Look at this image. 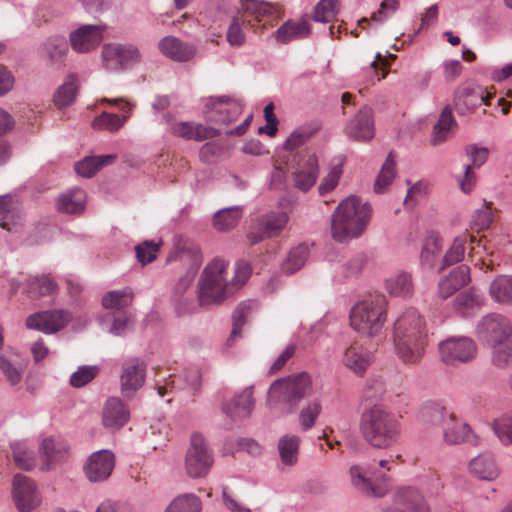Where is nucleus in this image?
Returning a JSON list of instances; mask_svg holds the SVG:
<instances>
[{"mask_svg":"<svg viewBox=\"0 0 512 512\" xmlns=\"http://www.w3.org/2000/svg\"><path fill=\"white\" fill-rule=\"evenodd\" d=\"M227 263L222 259H214L203 270L199 279V305L220 304L235 290L245 284L251 275V266L244 260L236 263L235 276L228 283L225 279Z\"/></svg>","mask_w":512,"mask_h":512,"instance_id":"f257e3e1","label":"nucleus"},{"mask_svg":"<svg viewBox=\"0 0 512 512\" xmlns=\"http://www.w3.org/2000/svg\"><path fill=\"white\" fill-rule=\"evenodd\" d=\"M393 343L403 363L420 362L428 344V331L425 319L416 309L409 308L397 318L393 328Z\"/></svg>","mask_w":512,"mask_h":512,"instance_id":"f03ea898","label":"nucleus"},{"mask_svg":"<svg viewBox=\"0 0 512 512\" xmlns=\"http://www.w3.org/2000/svg\"><path fill=\"white\" fill-rule=\"evenodd\" d=\"M478 340L492 350V363L504 368L512 364V322L500 313L483 316L476 326Z\"/></svg>","mask_w":512,"mask_h":512,"instance_id":"7ed1b4c3","label":"nucleus"},{"mask_svg":"<svg viewBox=\"0 0 512 512\" xmlns=\"http://www.w3.org/2000/svg\"><path fill=\"white\" fill-rule=\"evenodd\" d=\"M371 218V206L357 195L350 194L336 207L331 218L332 238L340 243L358 238Z\"/></svg>","mask_w":512,"mask_h":512,"instance_id":"20e7f679","label":"nucleus"},{"mask_svg":"<svg viewBox=\"0 0 512 512\" xmlns=\"http://www.w3.org/2000/svg\"><path fill=\"white\" fill-rule=\"evenodd\" d=\"M363 438L372 447L385 449L395 444L400 435V424L390 411L374 405L363 412L360 421Z\"/></svg>","mask_w":512,"mask_h":512,"instance_id":"39448f33","label":"nucleus"},{"mask_svg":"<svg viewBox=\"0 0 512 512\" xmlns=\"http://www.w3.org/2000/svg\"><path fill=\"white\" fill-rule=\"evenodd\" d=\"M387 317V300L384 295L370 296L356 303L350 311L351 327L361 336L378 337Z\"/></svg>","mask_w":512,"mask_h":512,"instance_id":"423d86ee","label":"nucleus"},{"mask_svg":"<svg viewBox=\"0 0 512 512\" xmlns=\"http://www.w3.org/2000/svg\"><path fill=\"white\" fill-rule=\"evenodd\" d=\"M311 392V378L307 373L301 372L275 380L268 390V401L283 403L288 406L287 412L292 413L299 402L309 396Z\"/></svg>","mask_w":512,"mask_h":512,"instance_id":"0eeeda50","label":"nucleus"},{"mask_svg":"<svg viewBox=\"0 0 512 512\" xmlns=\"http://www.w3.org/2000/svg\"><path fill=\"white\" fill-rule=\"evenodd\" d=\"M278 4L264 0H241L239 14L255 34H263L282 17Z\"/></svg>","mask_w":512,"mask_h":512,"instance_id":"6e6552de","label":"nucleus"},{"mask_svg":"<svg viewBox=\"0 0 512 512\" xmlns=\"http://www.w3.org/2000/svg\"><path fill=\"white\" fill-rule=\"evenodd\" d=\"M213 456L204 437L193 433L186 453L185 468L191 478L205 476L213 465Z\"/></svg>","mask_w":512,"mask_h":512,"instance_id":"1a4fd4ad","label":"nucleus"},{"mask_svg":"<svg viewBox=\"0 0 512 512\" xmlns=\"http://www.w3.org/2000/svg\"><path fill=\"white\" fill-rule=\"evenodd\" d=\"M439 352L444 363L458 365L473 360L477 354V346L469 337H449L439 343Z\"/></svg>","mask_w":512,"mask_h":512,"instance_id":"9d476101","label":"nucleus"},{"mask_svg":"<svg viewBox=\"0 0 512 512\" xmlns=\"http://www.w3.org/2000/svg\"><path fill=\"white\" fill-rule=\"evenodd\" d=\"M351 485L368 497H382L387 492L385 476L377 475L369 466L352 465L349 469Z\"/></svg>","mask_w":512,"mask_h":512,"instance_id":"9b49d317","label":"nucleus"},{"mask_svg":"<svg viewBox=\"0 0 512 512\" xmlns=\"http://www.w3.org/2000/svg\"><path fill=\"white\" fill-rule=\"evenodd\" d=\"M12 498L20 512H31L41 502V496L34 480L21 473L13 477Z\"/></svg>","mask_w":512,"mask_h":512,"instance_id":"f8f14e48","label":"nucleus"},{"mask_svg":"<svg viewBox=\"0 0 512 512\" xmlns=\"http://www.w3.org/2000/svg\"><path fill=\"white\" fill-rule=\"evenodd\" d=\"M288 221L284 211H271L261 215L247 234L251 245L257 244L265 238L277 236Z\"/></svg>","mask_w":512,"mask_h":512,"instance_id":"ddd939ff","label":"nucleus"},{"mask_svg":"<svg viewBox=\"0 0 512 512\" xmlns=\"http://www.w3.org/2000/svg\"><path fill=\"white\" fill-rule=\"evenodd\" d=\"M493 94L478 85H463L458 88L454 105L458 114L467 115L475 111L482 104L489 106Z\"/></svg>","mask_w":512,"mask_h":512,"instance_id":"4468645a","label":"nucleus"},{"mask_svg":"<svg viewBox=\"0 0 512 512\" xmlns=\"http://www.w3.org/2000/svg\"><path fill=\"white\" fill-rule=\"evenodd\" d=\"M70 320L71 315L66 310H46L28 316L26 326L45 334H53L65 328Z\"/></svg>","mask_w":512,"mask_h":512,"instance_id":"2eb2a0df","label":"nucleus"},{"mask_svg":"<svg viewBox=\"0 0 512 512\" xmlns=\"http://www.w3.org/2000/svg\"><path fill=\"white\" fill-rule=\"evenodd\" d=\"M100 103H109L115 105L123 113V116H119L114 113L103 112L93 120L92 126L94 129L107 130L109 132L118 131L129 118L132 109L135 107V104L122 97L102 98Z\"/></svg>","mask_w":512,"mask_h":512,"instance_id":"dca6fc26","label":"nucleus"},{"mask_svg":"<svg viewBox=\"0 0 512 512\" xmlns=\"http://www.w3.org/2000/svg\"><path fill=\"white\" fill-rule=\"evenodd\" d=\"M115 466V456L109 450H100L92 453L84 467L83 471L90 482H103L107 480Z\"/></svg>","mask_w":512,"mask_h":512,"instance_id":"f3484780","label":"nucleus"},{"mask_svg":"<svg viewBox=\"0 0 512 512\" xmlns=\"http://www.w3.org/2000/svg\"><path fill=\"white\" fill-rule=\"evenodd\" d=\"M207 106L206 118L216 124H229L242 112V103L239 100L225 96L211 100Z\"/></svg>","mask_w":512,"mask_h":512,"instance_id":"a211bd4d","label":"nucleus"},{"mask_svg":"<svg viewBox=\"0 0 512 512\" xmlns=\"http://www.w3.org/2000/svg\"><path fill=\"white\" fill-rule=\"evenodd\" d=\"M465 155L471 165L465 166L464 175L459 179V186L462 192H470L476 187L477 177L473 167H481L488 159L489 150L477 144H469L465 147Z\"/></svg>","mask_w":512,"mask_h":512,"instance_id":"6ab92c4d","label":"nucleus"},{"mask_svg":"<svg viewBox=\"0 0 512 512\" xmlns=\"http://www.w3.org/2000/svg\"><path fill=\"white\" fill-rule=\"evenodd\" d=\"M102 25H83L70 34V43L78 53H87L95 49L103 39Z\"/></svg>","mask_w":512,"mask_h":512,"instance_id":"aec40b11","label":"nucleus"},{"mask_svg":"<svg viewBox=\"0 0 512 512\" xmlns=\"http://www.w3.org/2000/svg\"><path fill=\"white\" fill-rule=\"evenodd\" d=\"M347 134L356 141H370L375 135L373 110L363 106L347 126Z\"/></svg>","mask_w":512,"mask_h":512,"instance_id":"412c9836","label":"nucleus"},{"mask_svg":"<svg viewBox=\"0 0 512 512\" xmlns=\"http://www.w3.org/2000/svg\"><path fill=\"white\" fill-rule=\"evenodd\" d=\"M319 174L318 157L313 153H303L294 172L295 187L307 191L315 184Z\"/></svg>","mask_w":512,"mask_h":512,"instance_id":"4be33fe9","label":"nucleus"},{"mask_svg":"<svg viewBox=\"0 0 512 512\" xmlns=\"http://www.w3.org/2000/svg\"><path fill=\"white\" fill-rule=\"evenodd\" d=\"M145 373L146 365L139 359H133L124 364L121 375V390L125 397H132L143 386Z\"/></svg>","mask_w":512,"mask_h":512,"instance_id":"5701e85b","label":"nucleus"},{"mask_svg":"<svg viewBox=\"0 0 512 512\" xmlns=\"http://www.w3.org/2000/svg\"><path fill=\"white\" fill-rule=\"evenodd\" d=\"M130 419L128 407L116 397L109 398L102 410V423L105 428L116 431Z\"/></svg>","mask_w":512,"mask_h":512,"instance_id":"b1692460","label":"nucleus"},{"mask_svg":"<svg viewBox=\"0 0 512 512\" xmlns=\"http://www.w3.org/2000/svg\"><path fill=\"white\" fill-rule=\"evenodd\" d=\"M394 508L384 512H429L423 496L414 488H402L394 498Z\"/></svg>","mask_w":512,"mask_h":512,"instance_id":"393cba45","label":"nucleus"},{"mask_svg":"<svg viewBox=\"0 0 512 512\" xmlns=\"http://www.w3.org/2000/svg\"><path fill=\"white\" fill-rule=\"evenodd\" d=\"M69 444L62 438L48 437L40 445L41 458L49 470L68 458Z\"/></svg>","mask_w":512,"mask_h":512,"instance_id":"a878e982","label":"nucleus"},{"mask_svg":"<svg viewBox=\"0 0 512 512\" xmlns=\"http://www.w3.org/2000/svg\"><path fill=\"white\" fill-rule=\"evenodd\" d=\"M470 268L461 264L439 280L438 296L447 299L470 282Z\"/></svg>","mask_w":512,"mask_h":512,"instance_id":"bb28decb","label":"nucleus"},{"mask_svg":"<svg viewBox=\"0 0 512 512\" xmlns=\"http://www.w3.org/2000/svg\"><path fill=\"white\" fill-rule=\"evenodd\" d=\"M443 439L447 444H459L462 442L471 445H477V436L471 431L466 423L457 421L455 416L450 413L446 425L443 427Z\"/></svg>","mask_w":512,"mask_h":512,"instance_id":"cd10ccee","label":"nucleus"},{"mask_svg":"<svg viewBox=\"0 0 512 512\" xmlns=\"http://www.w3.org/2000/svg\"><path fill=\"white\" fill-rule=\"evenodd\" d=\"M253 407V386H249L241 393L235 395L230 402L223 404L222 409L227 416L233 420H238L249 417Z\"/></svg>","mask_w":512,"mask_h":512,"instance_id":"c85d7f7f","label":"nucleus"},{"mask_svg":"<svg viewBox=\"0 0 512 512\" xmlns=\"http://www.w3.org/2000/svg\"><path fill=\"white\" fill-rule=\"evenodd\" d=\"M158 48L164 56L179 62L189 61L195 55V48L192 45L174 36L164 37L160 40Z\"/></svg>","mask_w":512,"mask_h":512,"instance_id":"c756f323","label":"nucleus"},{"mask_svg":"<svg viewBox=\"0 0 512 512\" xmlns=\"http://www.w3.org/2000/svg\"><path fill=\"white\" fill-rule=\"evenodd\" d=\"M311 26L305 17L297 21L288 20L283 23L275 32L274 37L278 43L287 44L294 40L303 39L309 36Z\"/></svg>","mask_w":512,"mask_h":512,"instance_id":"7c9ffc66","label":"nucleus"},{"mask_svg":"<svg viewBox=\"0 0 512 512\" xmlns=\"http://www.w3.org/2000/svg\"><path fill=\"white\" fill-rule=\"evenodd\" d=\"M171 130L175 136L195 141L212 139L219 135V131L213 127H206L202 124H194L192 122L175 123Z\"/></svg>","mask_w":512,"mask_h":512,"instance_id":"2f4dec72","label":"nucleus"},{"mask_svg":"<svg viewBox=\"0 0 512 512\" xmlns=\"http://www.w3.org/2000/svg\"><path fill=\"white\" fill-rule=\"evenodd\" d=\"M470 472L481 480L493 481L499 475V469L491 453H483L469 463Z\"/></svg>","mask_w":512,"mask_h":512,"instance_id":"473e14b6","label":"nucleus"},{"mask_svg":"<svg viewBox=\"0 0 512 512\" xmlns=\"http://www.w3.org/2000/svg\"><path fill=\"white\" fill-rule=\"evenodd\" d=\"M372 362V356L361 346L352 345L344 353L343 363L357 375H362Z\"/></svg>","mask_w":512,"mask_h":512,"instance_id":"72a5a7b5","label":"nucleus"},{"mask_svg":"<svg viewBox=\"0 0 512 512\" xmlns=\"http://www.w3.org/2000/svg\"><path fill=\"white\" fill-rule=\"evenodd\" d=\"M442 247V239L438 234L432 233L425 238L420 252V266L423 270L435 267Z\"/></svg>","mask_w":512,"mask_h":512,"instance_id":"f704fd0d","label":"nucleus"},{"mask_svg":"<svg viewBox=\"0 0 512 512\" xmlns=\"http://www.w3.org/2000/svg\"><path fill=\"white\" fill-rule=\"evenodd\" d=\"M468 241L475 243L476 239L467 233H464L454 239L451 247L447 250L441 260L438 272H441L447 267L459 263L464 259L466 244Z\"/></svg>","mask_w":512,"mask_h":512,"instance_id":"c9c22d12","label":"nucleus"},{"mask_svg":"<svg viewBox=\"0 0 512 512\" xmlns=\"http://www.w3.org/2000/svg\"><path fill=\"white\" fill-rule=\"evenodd\" d=\"M115 154L101 156H87L75 163V171L78 175L86 178L94 176L101 168L111 165L116 160Z\"/></svg>","mask_w":512,"mask_h":512,"instance_id":"e433bc0d","label":"nucleus"},{"mask_svg":"<svg viewBox=\"0 0 512 512\" xmlns=\"http://www.w3.org/2000/svg\"><path fill=\"white\" fill-rule=\"evenodd\" d=\"M489 294L500 305L512 306V275H498L490 283Z\"/></svg>","mask_w":512,"mask_h":512,"instance_id":"4c0bfd02","label":"nucleus"},{"mask_svg":"<svg viewBox=\"0 0 512 512\" xmlns=\"http://www.w3.org/2000/svg\"><path fill=\"white\" fill-rule=\"evenodd\" d=\"M448 415L449 413L442 405L433 401L426 402L419 411V419L427 427L441 426L443 428L448 420Z\"/></svg>","mask_w":512,"mask_h":512,"instance_id":"58836bf2","label":"nucleus"},{"mask_svg":"<svg viewBox=\"0 0 512 512\" xmlns=\"http://www.w3.org/2000/svg\"><path fill=\"white\" fill-rule=\"evenodd\" d=\"M21 220L20 212L13 206L11 194L0 195V227L8 231L17 230Z\"/></svg>","mask_w":512,"mask_h":512,"instance_id":"ea45409f","label":"nucleus"},{"mask_svg":"<svg viewBox=\"0 0 512 512\" xmlns=\"http://www.w3.org/2000/svg\"><path fill=\"white\" fill-rule=\"evenodd\" d=\"M484 303L483 296L474 289L459 293L453 300V306L462 316L470 315Z\"/></svg>","mask_w":512,"mask_h":512,"instance_id":"a19ab883","label":"nucleus"},{"mask_svg":"<svg viewBox=\"0 0 512 512\" xmlns=\"http://www.w3.org/2000/svg\"><path fill=\"white\" fill-rule=\"evenodd\" d=\"M68 53V43L63 36H52L42 44V54L51 63L63 62Z\"/></svg>","mask_w":512,"mask_h":512,"instance_id":"79ce46f5","label":"nucleus"},{"mask_svg":"<svg viewBox=\"0 0 512 512\" xmlns=\"http://www.w3.org/2000/svg\"><path fill=\"white\" fill-rule=\"evenodd\" d=\"M385 287L390 295L403 298L410 297L414 291L412 276L407 272L398 273L387 279Z\"/></svg>","mask_w":512,"mask_h":512,"instance_id":"37998d69","label":"nucleus"},{"mask_svg":"<svg viewBox=\"0 0 512 512\" xmlns=\"http://www.w3.org/2000/svg\"><path fill=\"white\" fill-rule=\"evenodd\" d=\"M58 286L48 275L36 276L27 281L26 293L31 299H38L42 296L52 295Z\"/></svg>","mask_w":512,"mask_h":512,"instance_id":"c03bdc74","label":"nucleus"},{"mask_svg":"<svg viewBox=\"0 0 512 512\" xmlns=\"http://www.w3.org/2000/svg\"><path fill=\"white\" fill-rule=\"evenodd\" d=\"M300 438L296 435H284L279 439L278 451L283 464L293 466L298 461Z\"/></svg>","mask_w":512,"mask_h":512,"instance_id":"a18cd8bd","label":"nucleus"},{"mask_svg":"<svg viewBox=\"0 0 512 512\" xmlns=\"http://www.w3.org/2000/svg\"><path fill=\"white\" fill-rule=\"evenodd\" d=\"M86 203V194H60L56 206L60 213L80 214L85 210Z\"/></svg>","mask_w":512,"mask_h":512,"instance_id":"49530a36","label":"nucleus"},{"mask_svg":"<svg viewBox=\"0 0 512 512\" xmlns=\"http://www.w3.org/2000/svg\"><path fill=\"white\" fill-rule=\"evenodd\" d=\"M242 216L239 206L224 208L215 213L213 224L216 230L226 232L234 228Z\"/></svg>","mask_w":512,"mask_h":512,"instance_id":"de8ad7c7","label":"nucleus"},{"mask_svg":"<svg viewBox=\"0 0 512 512\" xmlns=\"http://www.w3.org/2000/svg\"><path fill=\"white\" fill-rule=\"evenodd\" d=\"M133 291L130 287L107 292L102 298V305L106 309L120 310L131 305Z\"/></svg>","mask_w":512,"mask_h":512,"instance_id":"09e8293b","label":"nucleus"},{"mask_svg":"<svg viewBox=\"0 0 512 512\" xmlns=\"http://www.w3.org/2000/svg\"><path fill=\"white\" fill-rule=\"evenodd\" d=\"M456 125L451 109L446 106L433 129L432 143L434 145L445 142L448 138L451 128Z\"/></svg>","mask_w":512,"mask_h":512,"instance_id":"8fccbe9b","label":"nucleus"},{"mask_svg":"<svg viewBox=\"0 0 512 512\" xmlns=\"http://www.w3.org/2000/svg\"><path fill=\"white\" fill-rule=\"evenodd\" d=\"M77 89V77L69 75L54 95L55 105L60 108L70 105L76 97Z\"/></svg>","mask_w":512,"mask_h":512,"instance_id":"3c124183","label":"nucleus"},{"mask_svg":"<svg viewBox=\"0 0 512 512\" xmlns=\"http://www.w3.org/2000/svg\"><path fill=\"white\" fill-rule=\"evenodd\" d=\"M308 254L309 249L304 244L292 249L289 252L287 260L282 265V270L286 274H293L296 271L300 270L304 266L308 258Z\"/></svg>","mask_w":512,"mask_h":512,"instance_id":"603ef678","label":"nucleus"},{"mask_svg":"<svg viewBox=\"0 0 512 512\" xmlns=\"http://www.w3.org/2000/svg\"><path fill=\"white\" fill-rule=\"evenodd\" d=\"M201 501L194 494H183L176 497L165 512H200Z\"/></svg>","mask_w":512,"mask_h":512,"instance_id":"864d4df0","label":"nucleus"},{"mask_svg":"<svg viewBox=\"0 0 512 512\" xmlns=\"http://www.w3.org/2000/svg\"><path fill=\"white\" fill-rule=\"evenodd\" d=\"M251 311L252 303L250 301H243L237 305L232 315V331L228 341H232L236 337L241 336L242 327L247 322Z\"/></svg>","mask_w":512,"mask_h":512,"instance_id":"5fc2aeb1","label":"nucleus"},{"mask_svg":"<svg viewBox=\"0 0 512 512\" xmlns=\"http://www.w3.org/2000/svg\"><path fill=\"white\" fill-rule=\"evenodd\" d=\"M11 449L13 459L20 469L29 471L35 466L33 452L28 449L25 442H14Z\"/></svg>","mask_w":512,"mask_h":512,"instance_id":"6e6d98bb","label":"nucleus"},{"mask_svg":"<svg viewBox=\"0 0 512 512\" xmlns=\"http://www.w3.org/2000/svg\"><path fill=\"white\" fill-rule=\"evenodd\" d=\"M100 372V368L97 365H83L80 366L70 376L69 383L72 387L81 388L92 380H94Z\"/></svg>","mask_w":512,"mask_h":512,"instance_id":"4d7b16f0","label":"nucleus"},{"mask_svg":"<svg viewBox=\"0 0 512 512\" xmlns=\"http://www.w3.org/2000/svg\"><path fill=\"white\" fill-rule=\"evenodd\" d=\"M244 28L249 29V26L243 21V17L240 14L233 17L227 31V41L231 46H241L245 43Z\"/></svg>","mask_w":512,"mask_h":512,"instance_id":"13d9d810","label":"nucleus"},{"mask_svg":"<svg viewBox=\"0 0 512 512\" xmlns=\"http://www.w3.org/2000/svg\"><path fill=\"white\" fill-rule=\"evenodd\" d=\"M338 13L337 0H321L314 9L313 20L316 22H331Z\"/></svg>","mask_w":512,"mask_h":512,"instance_id":"bf43d9fd","label":"nucleus"},{"mask_svg":"<svg viewBox=\"0 0 512 512\" xmlns=\"http://www.w3.org/2000/svg\"><path fill=\"white\" fill-rule=\"evenodd\" d=\"M396 175L395 171V162L392 154L390 153L385 162L383 163L381 170L375 180V190H385L388 188L389 184L392 182Z\"/></svg>","mask_w":512,"mask_h":512,"instance_id":"052dcab7","label":"nucleus"},{"mask_svg":"<svg viewBox=\"0 0 512 512\" xmlns=\"http://www.w3.org/2000/svg\"><path fill=\"white\" fill-rule=\"evenodd\" d=\"M162 240L155 242L153 240H145L135 247L136 257L143 265L151 263L157 257V252L162 245Z\"/></svg>","mask_w":512,"mask_h":512,"instance_id":"680f3d73","label":"nucleus"},{"mask_svg":"<svg viewBox=\"0 0 512 512\" xmlns=\"http://www.w3.org/2000/svg\"><path fill=\"white\" fill-rule=\"evenodd\" d=\"M123 45L109 44L105 45L102 50L104 64L109 70L122 69L121 53Z\"/></svg>","mask_w":512,"mask_h":512,"instance_id":"e2e57ef3","label":"nucleus"},{"mask_svg":"<svg viewBox=\"0 0 512 512\" xmlns=\"http://www.w3.org/2000/svg\"><path fill=\"white\" fill-rule=\"evenodd\" d=\"M320 412L321 404L317 400L309 403L305 408H303L299 414V422L302 430L307 431L311 429L315 425Z\"/></svg>","mask_w":512,"mask_h":512,"instance_id":"0e129e2a","label":"nucleus"},{"mask_svg":"<svg viewBox=\"0 0 512 512\" xmlns=\"http://www.w3.org/2000/svg\"><path fill=\"white\" fill-rule=\"evenodd\" d=\"M317 131L316 128L310 129L301 127L293 131L284 143V148L288 151L295 150L296 148L304 145L307 140Z\"/></svg>","mask_w":512,"mask_h":512,"instance_id":"69168bd1","label":"nucleus"},{"mask_svg":"<svg viewBox=\"0 0 512 512\" xmlns=\"http://www.w3.org/2000/svg\"><path fill=\"white\" fill-rule=\"evenodd\" d=\"M367 263L364 253H357L341 266V274L344 277H353L361 273Z\"/></svg>","mask_w":512,"mask_h":512,"instance_id":"338daca9","label":"nucleus"},{"mask_svg":"<svg viewBox=\"0 0 512 512\" xmlns=\"http://www.w3.org/2000/svg\"><path fill=\"white\" fill-rule=\"evenodd\" d=\"M494 432L504 445H512V418H501L494 423Z\"/></svg>","mask_w":512,"mask_h":512,"instance_id":"774afa93","label":"nucleus"}]
</instances>
